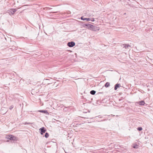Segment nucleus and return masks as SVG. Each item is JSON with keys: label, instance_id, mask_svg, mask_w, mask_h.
I'll return each mask as SVG.
<instances>
[{"label": "nucleus", "instance_id": "nucleus-1", "mask_svg": "<svg viewBox=\"0 0 153 153\" xmlns=\"http://www.w3.org/2000/svg\"><path fill=\"white\" fill-rule=\"evenodd\" d=\"M84 25L86 26L87 28H88L89 29H90L91 30L96 31V30H99V29H96V28H97V27H96L95 26L88 23L84 24Z\"/></svg>", "mask_w": 153, "mask_h": 153}, {"label": "nucleus", "instance_id": "nucleus-2", "mask_svg": "<svg viewBox=\"0 0 153 153\" xmlns=\"http://www.w3.org/2000/svg\"><path fill=\"white\" fill-rule=\"evenodd\" d=\"M6 138L8 140H12L13 141H16L17 140V137H15L13 135L11 134L7 136Z\"/></svg>", "mask_w": 153, "mask_h": 153}, {"label": "nucleus", "instance_id": "nucleus-3", "mask_svg": "<svg viewBox=\"0 0 153 153\" xmlns=\"http://www.w3.org/2000/svg\"><path fill=\"white\" fill-rule=\"evenodd\" d=\"M39 130L40 131V133L41 135H43L44 133H45L47 130L44 127H42L39 129Z\"/></svg>", "mask_w": 153, "mask_h": 153}, {"label": "nucleus", "instance_id": "nucleus-4", "mask_svg": "<svg viewBox=\"0 0 153 153\" xmlns=\"http://www.w3.org/2000/svg\"><path fill=\"white\" fill-rule=\"evenodd\" d=\"M75 45V43L73 41L69 42L67 43V45L70 47H72Z\"/></svg>", "mask_w": 153, "mask_h": 153}, {"label": "nucleus", "instance_id": "nucleus-5", "mask_svg": "<svg viewBox=\"0 0 153 153\" xmlns=\"http://www.w3.org/2000/svg\"><path fill=\"white\" fill-rule=\"evenodd\" d=\"M121 87L120 84L117 83L114 86V89L115 90H116L117 89Z\"/></svg>", "mask_w": 153, "mask_h": 153}, {"label": "nucleus", "instance_id": "nucleus-6", "mask_svg": "<svg viewBox=\"0 0 153 153\" xmlns=\"http://www.w3.org/2000/svg\"><path fill=\"white\" fill-rule=\"evenodd\" d=\"M123 45L124 46L123 48L125 49L128 48L129 47H131L130 45L129 44H123Z\"/></svg>", "mask_w": 153, "mask_h": 153}, {"label": "nucleus", "instance_id": "nucleus-7", "mask_svg": "<svg viewBox=\"0 0 153 153\" xmlns=\"http://www.w3.org/2000/svg\"><path fill=\"white\" fill-rule=\"evenodd\" d=\"M39 112L44 113L46 114H49L47 110H40L38 111Z\"/></svg>", "mask_w": 153, "mask_h": 153}, {"label": "nucleus", "instance_id": "nucleus-8", "mask_svg": "<svg viewBox=\"0 0 153 153\" xmlns=\"http://www.w3.org/2000/svg\"><path fill=\"white\" fill-rule=\"evenodd\" d=\"M81 19L82 20H86L87 21L90 20V18H84L83 17V16H82L81 17Z\"/></svg>", "mask_w": 153, "mask_h": 153}, {"label": "nucleus", "instance_id": "nucleus-9", "mask_svg": "<svg viewBox=\"0 0 153 153\" xmlns=\"http://www.w3.org/2000/svg\"><path fill=\"white\" fill-rule=\"evenodd\" d=\"M16 11V9H13L10 10V12L12 15H13L15 12Z\"/></svg>", "mask_w": 153, "mask_h": 153}, {"label": "nucleus", "instance_id": "nucleus-10", "mask_svg": "<svg viewBox=\"0 0 153 153\" xmlns=\"http://www.w3.org/2000/svg\"><path fill=\"white\" fill-rule=\"evenodd\" d=\"M138 104L139 105H144V104H145V102L144 101H140L138 102Z\"/></svg>", "mask_w": 153, "mask_h": 153}, {"label": "nucleus", "instance_id": "nucleus-11", "mask_svg": "<svg viewBox=\"0 0 153 153\" xmlns=\"http://www.w3.org/2000/svg\"><path fill=\"white\" fill-rule=\"evenodd\" d=\"M110 85V83L108 82H107L105 85V87L107 88Z\"/></svg>", "mask_w": 153, "mask_h": 153}, {"label": "nucleus", "instance_id": "nucleus-12", "mask_svg": "<svg viewBox=\"0 0 153 153\" xmlns=\"http://www.w3.org/2000/svg\"><path fill=\"white\" fill-rule=\"evenodd\" d=\"M96 91L94 90H92L90 92V93L92 95H94L96 93Z\"/></svg>", "mask_w": 153, "mask_h": 153}, {"label": "nucleus", "instance_id": "nucleus-13", "mask_svg": "<svg viewBox=\"0 0 153 153\" xmlns=\"http://www.w3.org/2000/svg\"><path fill=\"white\" fill-rule=\"evenodd\" d=\"M137 145L136 144H133V147L135 149H137Z\"/></svg>", "mask_w": 153, "mask_h": 153}, {"label": "nucleus", "instance_id": "nucleus-14", "mask_svg": "<svg viewBox=\"0 0 153 153\" xmlns=\"http://www.w3.org/2000/svg\"><path fill=\"white\" fill-rule=\"evenodd\" d=\"M49 134L48 133L46 132L45 134V137L46 138H48L49 136Z\"/></svg>", "mask_w": 153, "mask_h": 153}, {"label": "nucleus", "instance_id": "nucleus-15", "mask_svg": "<svg viewBox=\"0 0 153 153\" xmlns=\"http://www.w3.org/2000/svg\"><path fill=\"white\" fill-rule=\"evenodd\" d=\"M137 129L138 131H140L142 130L143 129L141 127H139L137 128Z\"/></svg>", "mask_w": 153, "mask_h": 153}, {"label": "nucleus", "instance_id": "nucleus-16", "mask_svg": "<svg viewBox=\"0 0 153 153\" xmlns=\"http://www.w3.org/2000/svg\"><path fill=\"white\" fill-rule=\"evenodd\" d=\"M13 105H11V106L10 107V108H9V109H10V110H11V109H13Z\"/></svg>", "mask_w": 153, "mask_h": 153}, {"label": "nucleus", "instance_id": "nucleus-17", "mask_svg": "<svg viewBox=\"0 0 153 153\" xmlns=\"http://www.w3.org/2000/svg\"><path fill=\"white\" fill-rule=\"evenodd\" d=\"M14 48V47L13 48H10V50H14L15 49H13V48Z\"/></svg>", "mask_w": 153, "mask_h": 153}, {"label": "nucleus", "instance_id": "nucleus-18", "mask_svg": "<svg viewBox=\"0 0 153 153\" xmlns=\"http://www.w3.org/2000/svg\"><path fill=\"white\" fill-rule=\"evenodd\" d=\"M50 153H55V150H54L53 152H50Z\"/></svg>", "mask_w": 153, "mask_h": 153}, {"label": "nucleus", "instance_id": "nucleus-19", "mask_svg": "<svg viewBox=\"0 0 153 153\" xmlns=\"http://www.w3.org/2000/svg\"><path fill=\"white\" fill-rule=\"evenodd\" d=\"M91 21L92 22H94V19H93L92 20H91Z\"/></svg>", "mask_w": 153, "mask_h": 153}, {"label": "nucleus", "instance_id": "nucleus-20", "mask_svg": "<svg viewBox=\"0 0 153 153\" xmlns=\"http://www.w3.org/2000/svg\"><path fill=\"white\" fill-rule=\"evenodd\" d=\"M57 12H53L52 13H57Z\"/></svg>", "mask_w": 153, "mask_h": 153}, {"label": "nucleus", "instance_id": "nucleus-21", "mask_svg": "<svg viewBox=\"0 0 153 153\" xmlns=\"http://www.w3.org/2000/svg\"><path fill=\"white\" fill-rule=\"evenodd\" d=\"M107 119H104V120H103V121H105Z\"/></svg>", "mask_w": 153, "mask_h": 153}, {"label": "nucleus", "instance_id": "nucleus-22", "mask_svg": "<svg viewBox=\"0 0 153 153\" xmlns=\"http://www.w3.org/2000/svg\"><path fill=\"white\" fill-rule=\"evenodd\" d=\"M121 100H122V99H119V101H121Z\"/></svg>", "mask_w": 153, "mask_h": 153}, {"label": "nucleus", "instance_id": "nucleus-23", "mask_svg": "<svg viewBox=\"0 0 153 153\" xmlns=\"http://www.w3.org/2000/svg\"><path fill=\"white\" fill-rule=\"evenodd\" d=\"M84 118H87V119L88 118V117H85Z\"/></svg>", "mask_w": 153, "mask_h": 153}, {"label": "nucleus", "instance_id": "nucleus-24", "mask_svg": "<svg viewBox=\"0 0 153 153\" xmlns=\"http://www.w3.org/2000/svg\"><path fill=\"white\" fill-rule=\"evenodd\" d=\"M29 123H27V122L26 123H25V124H28Z\"/></svg>", "mask_w": 153, "mask_h": 153}]
</instances>
